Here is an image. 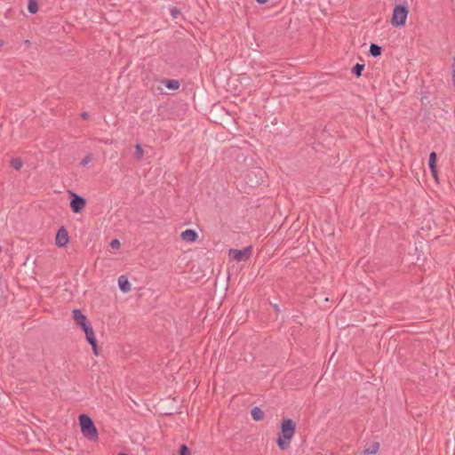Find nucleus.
Here are the masks:
<instances>
[{"mask_svg": "<svg viewBox=\"0 0 455 455\" xmlns=\"http://www.w3.org/2000/svg\"><path fill=\"white\" fill-rule=\"evenodd\" d=\"M83 331H84L86 338L94 335V331H93L92 327L91 326V323H89L88 325L84 326L83 328Z\"/></svg>", "mask_w": 455, "mask_h": 455, "instance_id": "nucleus-20", "label": "nucleus"}, {"mask_svg": "<svg viewBox=\"0 0 455 455\" xmlns=\"http://www.w3.org/2000/svg\"><path fill=\"white\" fill-rule=\"evenodd\" d=\"M379 449V443L374 442L371 444L370 447L363 450L364 455H373L378 452Z\"/></svg>", "mask_w": 455, "mask_h": 455, "instance_id": "nucleus-12", "label": "nucleus"}, {"mask_svg": "<svg viewBox=\"0 0 455 455\" xmlns=\"http://www.w3.org/2000/svg\"><path fill=\"white\" fill-rule=\"evenodd\" d=\"M91 160H92V155H91V154H89V155L85 156L83 158V160L81 161V164H82L83 166H85V165H87V164L91 162Z\"/></svg>", "mask_w": 455, "mask_h": 455, "instance_id": "nucleus-25", "label": "nucleus"}, {"mask_svg": "<svg viewBox=\"0 0 455 455\" xmlns=\"http://www.w3.org/2000/svg\"><path fill=\"white\" fill-rule=\"evenodd\" d=\"M451 78H452V84H453V85L455 87V55L452 57Z\"/></svg>", "mask_w": 455, "mask_h": 455, "instance_id": "nucleus-22", "label": "nucleus"}, {"mask_svg": "<svg viewBox=\"0 0 455 455\" xmlns=\"http://www.w3.org/2000/svg\"><path fill=\"white\" fill-rule=\"evenodd\" d=\"M179 455H189V450L186 444L180 446Z\"/></svg>", "mask_w": 455, "mask_h": 455, "instance_id": "nucleus-21", "label": "nucleus"}, {"mask_svg": "<svg viewBox=\"0 0 455 455\" xmlns=\"http://www.w3.org/2000/svg\"><path fill=\"white\" fill-rule=\"evenodd\" d=\"M256 1L259 4H266L268 0H256Z\"/></svg>", "mask_w": 455, "mask_h": 455, "instance_id": "nucleus-27", "label": "nucleus"}, {"mask_svg": "<svg viewBox=\"0 0 455 455\" xmlns=\"http://www.w3.org/2000/svg\"><path fill=\"white\" fill-rule=\"evenodd\" d=\"M251 254V247L243 248V250L230 249L228 256L236 261L247 260Z\"/></svg>", "mask_w": 455, "mask_h": 455, "instance_id": "nucleus-5", "label": "nucleus"}, {"mask_svg": "<svg viewBox=\"0 0 455 455\" xmlns=\"http://www.w3.org/2000/svg\"><path fill=\"white\" fill-rule=\"evenodd\" d=\"M86 340H87V341H88V343L92 346V348L93 354H94L95 355H99V352H98V345H97V340H96L95 335H92V336L87 337V338H86Z\"/></svg>", "mask_w": 455, "mask_h": 455, "instance_id": "nucleus-14", "label": "nucleus"}, {"mask_svg": "<svg viewBox=\"0 0 455 455\" xmlns=\"http://www.w3.org/2000/svg\"><path fill=\"white\" fill-rule=\"evenodd\" d=\"M274 307H275V311H276V312H279V311H280V309H279V307H278V306H277V305H275V306H274Z\"/></svg>", "mask_w": 455, "mask_h": 455, "instance_id": "nucleus-28", "label": "nucleus"}, {"mask_svg": "<svg viewBox=\"0 0 455 455\" xmlns=\"http://www.w3.org/2000/svg\"><path fill=\"white\" fill-rule=\"evenodd\" d=\"M81 432L90 441H97L99 438L97 428L92 419L86 414L79 416Z\"/></svg>", "mask_w": 455, "mask_h": 455, "instance_id": "nucleus-2", "label": "nucleus"}, {"mask_svg": "<svg viewBox=\"0 0 455 455\" xmlns=\"http://www.w3.org/2000/svg\"><path fill=\"white\" fill-rule=\"evenodd\" d=\"M264 415H265L264 411L259 407H254L251 410V417L256 421H259V420L263 419Z\"/></svg>", "mask_w": 455, "mask_h": 455, "instance_id": "nucleus-13", "label": "nucleus"}, {"mask_svg": "<svg viewBox=\"0 0 455 455\" xmlns=\"http://www.w3.org/2000/svg\"><path fill=\"white\" fill-rule=\"evenodd\" d=\"M68 242L69 236L67 229L64 227L60 228L55 238L56 245L58 247H64L68 244Z\"/></svg>", "mask_w": 455, "mask_h": 455, "instance_id": "nucleus-6", "label": "nucleus"}, {"mask_svg": "<svg viewBox=\"0 0 455 455\" xmlns=\"http://www.w3.org/2000/svg\"><path fill=\"white\" fill-rule=\"evenodd\" d=\"M22 160L19 157L12 158L11 160V166L17 171L20 170L22 168Z\"/></svg>", "mask_w": 455, "mask_h": 455, "instance_id": "nucleus-18", "label": "nucleus"}, {"mask_svg": "<svg viewBox=\"0 0 455 455\" xmlns=\"http://www.w3.org/2000/svg\"><path fill=\"white\" fill-rule=\"evenodd\" d=\"M403 1V4L395 5L393 10L391 24L394 27H401L405 24L409 11L405 0Z\"/></svg>", "mask_w": 455, "mask_h": 455, "instance_id": "nucleus-3", "label": "nucleus"}, {"mask_svg": "<svg viewBox=\"0 0 455 455\" xmlns=\"http://www.w3.org/2000/svg\"><path fill=\"white\" fill-rule=\"evenodd\" d=\"M197 237L198 235L194 229H186L180 235V238L186 242H195Z\"/></svg>", "mask_w": 455, "mask_h": 455, "instance_id": "nucleus-8", "label": "nucleus"}, {"mask_svg": "<svg viewBox=\"0 0 455 455\" xmlns=\"http://www.w3.org/2000/svg\"><path fill=\"white\" fill-rule=\"evenodd\" d=\"M363 68H364V65H363V64L356 63V64L353 67V68H352V73H353L355 76L359 77V76H361V75H362V72H363Z\"/></svg>", "mask_w": 455, "mask_h": 455, "instance_id": "nucleus-19", "label": "nucleus"}, {"mask_svg": "<svg viewBox=\"0 0 455 455\" xmlns=\"http://www.w3.org/2000/svg\"><path fill=\"white\" fill-rule=\"evenodd\" d=\"M71 195V200H70V208L75 213H79L83 211V209L86 205V201L84 197L81 196L70 192Z\"/></svg>", "mask_w": 455, "mask_h": 455, "instance_id": "nucleus-4", "label": "nucleus"}, {"mask_svg": "<svg viewBox=\"0 0 455 455\" xmlns=\"http://www.w3.org/2000/svg\"><path fill=\"white\" fill-rule=\"evenodd\" d=\"M162 84L170 90H178L180 83L176 79H164Z\"/></svg>", "mask_w": 455, "mask_h": 455, "instance_id": "nucleus-10", "label": "nucleus"}, {"mask_svg": "<svg viewBox=\"0 0 455 455\" xmlns=\"http://www.w3.org/2000/svg\"><path fill=\"white\" fill-rule=\"evenodd\" d=\"M295 431L296 423L291 419H283L280 427V434L276 440L280 450L284 451L290 446Z\"/></svg>", "mask_w": 455, "mask_h": 455, "instance_id": "nucleus-1", "label": "nucleus"}, {"mask_svg": "<svg viewBox=\"0 0 455 455\" xmlns=\"http://www.w3.org/2000/svg\"><path fill=\"white\" fill-rule=\"evenodd\" d=\"M143 156H144V151L141 148V145L140 144H136L135 145V151H134V157L140 161L143 158Z\"/></svg>", "mask_w": 455, "mask_h": 455, "instance_id": "nucleus-17", "label": "nucleus"}, {"mask_svg": "<svg viewBox=\"0 0 455 455\" xmlns=\"http://www.w3.org/2000/svg\"><path fill=\"white\" fill-rule=\"evenodd\" d=\"M28 10L32 14L36 13L38 12L37 0H28Z\"/></svg>", "mask_w": 455, "mask_h": 455, "instance_id": "nucleus-15", "label": "nucleus"}, {"mask_svg": "<svg viewBox=\"0 0 455 455\" xmlns=\"http://www.w3.org/2000/svg\"><path fill=\"white\" fill-rule=\"evenodd\" d=\"M3 251V247L0 246V253Z\"/></svg>", "mask_w": 455, "mask_h": 455, "instance_id": "nucleus-29", "label": "nucleus"}, {"mask_svg": "<svg viewBox=\"0 0 455 455\" xmlns=\"http://www.w3.org/2000/svg\"><path fill=\"white\" fill-rule=\"evenodd\" d=\"M88 116H89V115H88V113H86V112H84V113H82V114H81V117H82L83 119H87V118H88Z\"/></svg>", "mask_w": 455, "mask_h": 455, "instance_id": "nucleus-26", "label": "nucleus"}, {"mask_svg": "<svg viewBox=\"0 0 455 455\" xmlns=\"http://www.w3.org/2000/svg\"><path fill=\"white\" fill-rule=\"evenodd\" d=\"M73 319L76 324L80 326L82 329L90 323L87 320V317L82 313L80 309L73 310Z\"/></svg>", "mask_w": 455, "mask_h": 455, "instance_id": "nucleus-7", "label": "nucleus"}, {"mask_svg": "<svg viewBox=\"0 0 455 455\" xmlns=\"http://www.w3.org/2000/svg\"><path fill=\"white\" fill-rule=\"evenodd\" d=\"M119 455H128V454H125V453H119Z\"/></svg>", "mask_w": 455, "mask_h": 455, "instance_id": "nucleus-30", "label": "nucleus"}, {"mask_svg": "<svg viewBox=\"0 0 455 455\" xmlns=\"http://www.w3.org/2000/svg\"><path fill=\"white\" fill-rule=\"evenodd\" d=\"M118 286L123 292H129L131 291V283L124 275H121L118 278Z\"/></svg>", "mask_w": 455, "mask_h": 455, "instance_id": "nucleus-9", "label": "nucleus"}, {"mask_svg": "<svg viewBox=\"0 0 455 455\" xmlns=\"http://www.w3.org/2000/svg\"><path fill=\"white\" fill-rule=\"evenodd\" d=\"M436 154L435 152L430 153L428 159V166L434 176H436Z\"/></svg>", "mask_w": 455, "mask_h": 455, "instance_id": "nucleus-11", "label": "nucleus"}, {"mask_svg": "<svg viewBox=\"0 0 455 455\" xmlns=\"http://www.w3.org/2000/svg\"><path fill=\"white\" fill-rule=\"evenodd\" d=\"M370 54L372 57H378L381 54V47L378 44H371L370 46Z\"/></svg>", "mask_w": 455, "mask_h": 455, "instance_id": "nucleus-16", "label": "nucleus"}, {"mask_svg": "<svg viewBox=\"0 0 455 455\" xmlns=\"http://www.w3.org/2000/svg\"><path fill=\"white\" fill-rule=\"evenodd\" d=\"M171 14H172L173 19H178L179 16L181 15V12H180V11L178 8H172L171 10Z\"/></svg>", "mask_w": 455, "mask_h": 455, "instance_id": "nucleus-23", "label": "nucleus"}, {"mask_svg": "<svg viewBox=\"0 0 455 455\" xmlns=\"http://www.w3.org/2000/svg\"><path fill=\"white\" fill-rule=\"evenodd\" d=\"M110 246H111L112 249L117 250V249L120 248L121 243H120L118 239H114V240L111 241Z\"/></svg>", "mask_w": 455, "mask_h": 455, "instance_id": "nucleus-24", "label": "nucleus"}]
</instances>
